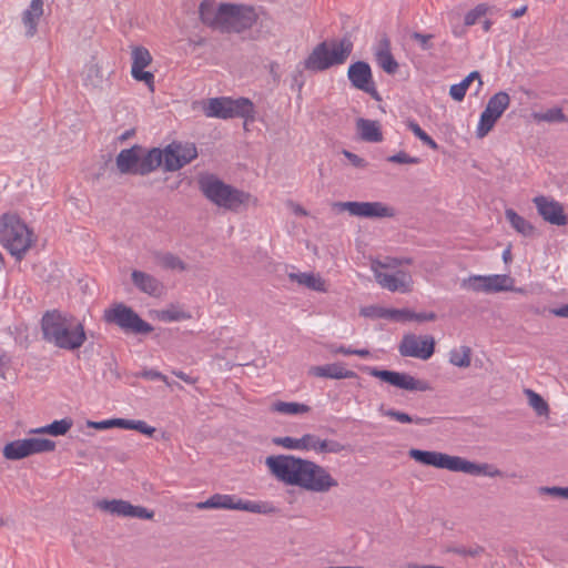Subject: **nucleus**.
Instances as JSON below:
<instances>
[{
    "mask_svg": "<svg viewBox=\"0 0 568 568\" xmlns=\"http://www.w3.org/2000/svg\"><path fill=\"white\" fill-rule=\"evenodd\" d=\"M265 464L280 481L297 486L313 493H327L338 486V481L323 466L293 455H272Z\"/></svg>",
    "mask_w": 568,
    "mask_h": 568,
    "instance_id": "obj_1",
    "label": "nucleus"
},
{
    "mask_svg": "<svg viewBox=\"0 0 568 568\" xmlns=\"http://www.w3.org/2000/svg\"><path fill=\"white\" fill-rule=\"evenodd\" d=\"M41 329L44 341L64 351L79 349L87 341L83 324L57 310L44 313Z\"/></svg>",
    "mask_w": 568,
    "mask_h": 568,
    "instance_id": "obj_2",
    "label": "nucleus"
},
{
    "mask_svg": "<svg viewBox=\"0 0 568 568\" xmlns=\"http://www.w3.org/2000/svg\"><path fill=\"white\" fill-rule=\"evenodd\" d=\"M409 456L417 463L433 466L450 471H460L473 476L496 477L501 474L497 468H491L488 464H476L459 456H450L445 453L433 450L410 449Z\"/></svg>",
    "mask_w": 568,
    "mask_h": 568,
    "instance_id": "obj_3",
    "label": "nucleus"
},
{
    "mask_svg": "<svg viewBox=\"0 0 568 568\" xmlns=\"http://www.w3.org/2000/svg\"><path fill=\"white\" fill-rule=\"evenodd\" d=\"M354 44L348 37L318 43L303 62V68L312 72H322L334 65H341L352 54Z\"/></svg>",
    "mask_w": 568,
    "mask_h": 568,
    "instance_id": "obj_4",
    "label": "nucleus"
},
{
    "mask_svg": "<svg viewBox=\"0 0 568 568\" xmlns=\"http://www.w3.org/2000/svg\"><path fill=\"white\" fill-rule=\"evenodd\" d=\"M32 231L16 213L0 215V243L8 252L21 261L32 246Z\"/></svg>",
    "mask_w": 568,
    "mask_h": 568,
    "instance_id": "obj_5",
    "label": "nucleus"
},
{
    "mask_svg": "<svg viewBox=\"0 0 568 568\" xmlns=\"http://www.w3.org/2000/svg\"><path fill=\"white\" fill-rule=\"evenodd\" d=\"M199 187L210 202L233 212H237L251 199L250 193L226 184L214 174L202 175L199 179Z\"/></svg>",
    "mask_w": 568,
    "mask_h": 568,
    "instance_id": "obj_6",
    "label": "nucleus"
},
{
    "mask_svg": "<svg viewBox=\"0 0 568 568\" xmlns=\"http://www.w3.org/2000/svg\"><path fill=\"white\" fill-rule=\"evenodd\" d=\"M204 113L209 118L233 119V118H254L253 102L247 98H212L204 104Z\"/></svg>",
    "mask_w": 568,
    "mask_h": 568,
    "instance_id": "obj_7",
    "label": "nucleus"
},
{
    "mask_svg": "<svg viewBox=\"0 0 568 568\" xmlns=\"http://www.w3.org/2000/svg\"><path fill=\"white\" fill-rule=\"evenodd\" d=\"M220 14L222 18L221 32L227 33H240L250 29L257 18L253 7L234 3L220 4Z\"/></svg>",
    "mask_w": 568,
    "mask_h": 568,
    "instance_id": "obj_8",
    "label": "nucleus"
},
{
    "mask_svg": "<svg viewBox=\"0 0 568 568\" xmlns=\"http://www.w3.org/2000/svg\"><path fill=\"white\" fill-rule=\"evenodd\" d=\"M104 321L115 324L121 329L134 334H149L153 326L142 320L131 307L120 303L104 312Z\"/></svg>",
    "mask_w": 568,
    "mask_h": 568,
    "instance_id": "obj_9",
    "label": "nucleus"
},
{
    "mask_svg": "<svg viewBox=\"0 0 568 568\" xmlns=\"http://www.w3.org/2000/svg\"><path fill=\"white\" fill-rule=\"evenodd\" d=\"M509 104L510 97L505 91H499L489 98L485 110L480 114L476 136L479 139L485 138L493 130L497 120L508 109Z\"/></svg>",
    "mask_w": 568,
    "mask_h": 568,
    "instance_id": "obj_10",
    "label": "nucleus"
},
{
    "mask_svg": "<svg viewBox=\"0 0 568 568\" xmlns=\"http://www.w3.org/2000/svg\"><path fill=\"white\" fill-rule=\"evenodd\" d=\"M55 448V443L47 438H24L17 439L8 443L3 447V456L9 460H19L28 456L52 452Z\"/></svg>",
    "mask_w": 568,
    "mask_h": 568,
    "instance_id": "obj_11",
    "label": "nucleus"
},
{
    "mask_svg": "<svg viewBox=\"0 0 568 568\" xmlns=\"http://www.w3.org/2000/svg\"><path fill=\"white\" fill-rule=\"evenodd\" d=\"M363 371L368 373L371 376L379 378L381 381L400 389L419 392H426L430 389V386L426 381L416 379L407 373L379 369L377 367L371 366H365Z\"/></svg>",
    "mask_w": 568,
    "mask_h": 568,
    "instance_id": "obj_12",
    "label": "nucleus"
},
{
    "mask_svg": "<svg viewBox=\"0 0 568 568\" xmlns=\"http://www.w3.org/2000/svg\"><path fill=\"white\" fill-rule=\"evenodd\" d=\"M333 207L339 212H348L353 216L382 219L395 216V210L382 202H335Z\"/></svg>",
    "mask_w": 568,
    "mask_h": 568,
    "instance_id": "obj_13",
    "label": "nucleus"
},
{
    "mask_svg": "<svg viewBox=\"0 0 568 568\" xmlns=\"http://www.w3.org/2000/svg\"><path fill=\"white\" fill-rule=\"evenodd\" d=\"M398 352L404 357L426 361L435 352V339L430 335L405 334L398 345Z\"/></svg>",
    "mask_w": 568,
    "mask_h": 568,
    "instance_id": "obj_14",
    "label": "nucleus"
},
{
    "mask_svg": "<svg viewBox=\"0 0 568 568\" xmlns=\"http://www.w3.org/2000/svg\"><path fill=\"white\" fill-rule=\"evenodd\" d=\"M97 508L108 514L118 517H129L151 520L154 517V511L143 506L132 505L123 499H102L95 504Z\"/></svg>",
    "mask_w": 568,
    "mask_h": 568,
    "instance_id": "obj_15",
    "label": "nucleus"
},
{
    "mask_svg": "<svg viewBox=\"0 0 568 568\" xmlns=\"http://www.w3.org/2000/svg\"><path fill=\"white\" fill-rule=\"evenodd\" d=\"M347 78L353 88L369 94L374 100L382 98L376 89L371 65L365 61H356L348 67Z\"/></svg>",
    "mask_w": 568,
    "mask_h": 568,
    "instance_id": "obj_16",
    "label": "nucleus"
},
{
    "mask_svg": "<svg viewBox=\"0 0 568 568\" xmlns=\"http://www.w3.org/2000/svg\"><path fill=\"white\" fill-rule=\"evenodd\" d=\"M538 214L548 223L564 226L568 223V217L564 212V206L554 199L539 195L532 200Z\"/></svg>",
    "mask_w": 568,
    "mask_h": 568,
    "instance_id": "obj_17",
    "label": "nucleus"
},
{
    "mask_svg": "<svg viewBox=\"0 0 568 568\" xmlns=\"http://www.w3.org/2000/svg\"><path fill=\"white\" fill-rule=\"evenodd\" d=\"M373 271L376 282L390 292L408 293L412 291V276L406 271H397L394 274L382 272L375 265Z\"/></svg>",
    "mask_w": 568,
    "mask_h": 568,
    "instance_id": "obj_18",
    "label": "nucleus"
},
{
    "mask_svg": "<svg viewBox=\"0 0 568 568\" xmlns=\"http://www.w3.org/2000/svg\"><path fill=\"white\" fill-rule=\"evenodd\" d=\"M143 151V146L139 144L121 150L115 158L118 172L123 175H140V153Z\"/></svg>",
    "mask_w": 568,
    "mask_h": 568,
    "instance_id": "obj_19",
    "label": "nucleus"
},
{
    "mask_svg": "<svg viewBox=\"0 0 568 568\" xmlns=\"http://www.w3.org/2000/svg\"><path fill=\"white\" fill-rule=\"evenodd\" d=\"M131 281L136 290L151 297H161L165 292V286L159 278L143 271L133 270Z\"/></svg>",
    "mask_w": 568,
    "mask_h": 568,
    "instance_id": "obj_20",
    "label": "nucleus"
},
{
    "mask_svg": "<svg viewBox=\"0 0 568 568\" xmlns=\"http://www.w3.org/2000/svg\"><path fill=\"white\" fill-rule=\"evenodd\" d=\"M375 61L386 73L395 74L398 70V62L395 60L390 51V41L384 37L379 40L377 49L374 53Z\"/></svg>",
    "mask_w": 568,
    "mask_h": 568,
    "instance_id": "obj_21",
    "label": "nucleus"
},
{
    "mask_svg": "<svg viewBox=\"0 0 568 568\" xmlns=\"http://www.w3.org/2000/svg\"><path fill=\"white\" fill-rule=\"evenodd\" d=\"M308 374L332 379L355 378L357 374L354 371L345 369L342 363H332L322 366H312Z\"/></svg>",
    "mask_w": 568,
    "mask_h": 568,
    "instance_id": "obj_22",
    "label": "nucleus"
},
{
    "mask_svg": "<svg viewBox=\"0 0 568 568\" xmlns=\"http://www.w3.org/2000/svg\"><path fill=\"white\" fill-rule=\"evenodd\" d=\"M43 14V1L31 0L29 8L22 14L27 37L31 38L37 32L38 21Z\"/></svg>",
    "mask_w": 568,
    "mask_h": 568,
    "instance_id": "obj_23",
    "label": "nucleus"
},
{
    "mask_svg": "<svg viewBox=\"0 0 568 568\" xmlns=\"http://www.w3.org/2000/svg\"><path fill=\"white\" fill-rule=\"evenodd\" d=\"M163 163V152L159 148H153L148 152L140 153V175L144 176L155 171Z\"/></svg>",
    "mask_w": 568,
    "mask_h": 568,
    "instance_id": "obj_24",
    "label": "nucleus"
},
{
    "mask_svg": "<svg viewBox=\"0 0 568 568\" xmlns=\"http://www.w3.org/2000/svg\"><path fill=\"white\" fill-rule=\"evenodd\" d=\"M199 14L204 24L221 31L222 18L220 7L216 8L213 1L203 0L199 7Z\"/></svg>",
    "mask_w": 568,
    "mask_h": 568,
    "instance_id": "obj_25",
    "label": "nucleus"
},
{
    "mask_svg": "<svg viewBox=\"0 0 568 568\" xmlns=\"http://www.w3.org/2000/svg\"><path fill=\"white\" fill-rule=\"evenodd\" d=\"M358 134L363 141L366 142H382L383 134L378 122L367 119H358L356 122Z\"/></svg>",
    "mask_w": 568,
    "mask_h": 568,
    "instance_id": "obj_26",
    "label": "nucleus"
},
{
    "mask_svg": "<svg viewBox=\"0 0 568 568\" xmlns=\"http://www.w3.org/2000/svg\"><path fill=\"white\" fill-rule=\"evenodd\" d=\"M486 293L507 292L514 290V280L506 274L485 276Z\"/></svg>",
    "mask_w": 568,
    "mask_h": 568,
    "instance_id": "obj_27",
    "label": "nucleus"
},
{
    "mask_svg": "<svg viewBox=\"0 0 568 568\" xmlns=\"http://www.w3.org/2000/svg\"><path fill=\"white\" fill-rule=\"evenodd\" d=\"M154 260L164 270L183 272L187 268L186 264L171 252H155Z\"/></svg>",
    "mask_w": 568,
    "mask_h": 568,
    "instance_id": "obj_28",
    "label": "nucleus"
},
{
    "mask_svg": "<svg viewBox=\"0 0 568 568\" xmlns=\"http://www.w3.org/2000/svg\"><path fill=\"white\" fill-rule=\"evenodd\" d=\"M291 281L297 282L300 285L306 286L316 292H325V282L312 273H290Z\"/></svg>",
    "mask_w": 568,
    "mask_h": 568,
    "instance_id": "obj_29",
    "label": "nucleus"
},
{
    "mask_svg": "<svg viewBox=\"0 0 568 568\" xmlns=\"http://www.w3.org/2000/svg\"><path fill=\"white\" fill-rule=\"evenodd\" d=\"M505 215L507 221L510 223L511 227H514L519 234L524 236H532L535 233V227L530 222L526 219L517 214L513 209H507L505 211Z\"/></svg>",
    "mask_w": 568,
    "mask_h": 568,
    "instance_id": "obj_30",
    "label": "nucleus"
},
{
    "mask_svg": "<svg viewBox=\"0 0 568 568\" xmlns=\"http://www.w3.org/2000/svg\"><path fill=\"white\" fill-rule=\"evenodd\" d=\"M72 420L70 418H63L60 420H54L47 426H42L36 429H31V434H50L52 436H62L65 435L70 428L72 427Z\"/></svg>",
    "mask_w": 568,
    "mask_h": 568,
    "instance_id": "obj_31",
    "label": "nucleus"
},
{
    "mask_svg": "<svg viewBox=\"0 0 568 568\" xmlns=\"http://www.w3.org/2000/svg\"><path fill=\"white\" fill-rule=\"evenodd\" d=\"M381 413L384 416H387V417H389L394 420H397L398 423H402V424L414 423L417 425H430L434 420V418L413 417V416L408 415L407 413L399 412V410H396L393 408L384 409L383 407H381Z\"/></svg>",
    "mask_w": 568,
    "mask_h": 568,
    "instance_id": "obj_32",
    "label": "nucleus"
},
{
    "mask_svg": "<svg viewBox=\"0 0 568 568\" xmlns=\"http://www.w3.org/2000/svg\"><path fill=\"white\" fill-rule=\"evenodd\" d=\"M162 152L164 171L174 172L184 166L174 143L169 144Z\"/></svg>",
    "mask_w": 568,
    "mask_h": 568,
    "instance_id": "obj_33",
    "label": "nucleus"
},
{
    "mask_svg": "<svg viewBox=\"0 0 568 568\" xmlns=\"http://www.w3.org/2000/svg\"><path fill=\"white\" fill-rule=\"evenodd\" d=\"M471 349L468 346H460L449 352V363L454 366L466 368L470 365Z\"/></svg>",
    "mask_w": 568,
    "mask_h": 568,
    "instance_id": "obj_34",
    "label": "nucleus"
},
{
    "mask_svg": "<svg viewBox=\"0 0 568 568\" xmlns=\"http://www.w3.org/2000/svg\"><path fill=\"white\" fill-rule=\"evenodd\" d=\"M532 116L537 122L562 123L567 121L561 108H551L544 112H535Z\"/></svg>",
    "mask_w": 568,
    "mask_h": 568,
    "instance_id": "obj_35",
    "label": "nucleus"
},
{
    "mask_svg": "<svg viewBox=\"0 0 568 568\" xmlns=\"http://www.w3.org/2000/svg\"><path fill=\"white\" fill-rule=\"evenodd\" d=\"M273 409L284 415H298L308 413L311 407L300 403L277 402L273 405Z\"/></svg>",
    "mask_w": 568,
    "mask_h": 568,
    "instance_id": "obj_36",
    "label": "nucleus"
},
{
    "mask_svg": "<svg viewBox=\"0 0 568 568\" xmlns=\"http://www.w3.org/2000/svg\"><path fill=\"white\" fill-rule=\"evenodd\" d=\"M152 62L149 50L144 47H133L131 70L144 69Z\"/></svg>",
    "mask_w": 568,
    "mask_h": 568,
    "instance_id": "obj_37",
    "label": "nucleus"
},
{
    "mask_svg": "<svg viewBox=\"0 0 568 568\" xmlns=\"http://www.w3.org/2000/svg\"><path fill=\"white\" fill-rule=\"evenodd\" d=\"M447 551L458 555V556H462V557L476 558V557H479L485 551V549L481 546L476 545V544L469 545V546L454 545V546H449Z\"/></svg>",
    "mask_w": 568,
    "mask_h": 568,
    "instance_id": "obj_38",
    "label": "nucleus"
},
{
    "mask_svg": "<svg viewBox=\"0 0 568 568\" xmlns=\"http://www.w3.org/2000/svg\"><path fill=\"white\" fill-rule=\"evenodd\" d=\"M240 510L253 514H273L276 511V508L270 503H256L242 499Z\"/></svg>",
    "mask_w": 568,
    "mask_h": 568,
    "instance_id": "obj_39",
    "label": "nucleus"
},
{
    "mask_svg": "<svg viewBox=\"0 0 568 568\" xmlns=\"http://www.w3.org/2000/svg\"><path fill=\"white\" fill-rule=\"evenodd\" d=\"M525 394L528 398L529 405L535 409V412L539 415H547L549 412V407L547 402L532 389H525Z\"/></svg>",
    "mask_w": 568,
    "mask_h": 568,
    "instance_id": "obj_40",
    "label": "nucleus"
},
{
    "mask_svg": "<svg viewBox=\"0 0 568 568\" xmlns=\"http://www.w3.org/2000/svg\"><path fill=\"white\" fill-rule=\"evenodd\" d=\"M216 509H241V498H236L234 495H222L215 494Z\"/></svg>",
    "mask_w": 568,
    "mask_h": 568,
    "instance_id": "obj_41",
    "label": "nucleus"
},
{
    "mask_svg": "<svg viewBox=\"0 0 568 568\" xmlns=\"http://www.w3.org/2000/svg\"><path fill=\"white\" fill-rule=\"evenodd\" d=\"M408 129L417 136L425 145L429 146L432 150H438V144L436 141L428 135L417 122L415 121H408L407 123Z\"/></svg>",
    "mask_w": 568,
    "mask_h": 568,
    "instance_id": "obj_42",
    "label": "nucleus"
},
{
    "mask_svg": "<svg viewBox=\"0 0 568 568\" xmlns=\"http://www.w3.org/2000/svg\"><path fill=\"white\" fill-rule=\"evenodd\" d=\"M490 9L491 8L487 3H478L474 9L465 14V26H474L481 17L486 16Z\"/></svg>",
    "mask_w": 568,
    "mask_h": 568,
    "instance_id": "obj_43",
    "label": "nucleus"
},
{
    "mask_svg": "<svg viewBox=\"0 0 568 568\" xmlns=\"http://www.w3.org/2000/svg\"><path fill=\"white\" fill-rule=\"evenodd\" d=\"M84 81L93 88H100L103 83L102 70L97 64L87 68Z\"/></svg>",
    "mask_w": 568,
    "mask_h": 568,
    "instance_id": "obj_44",
    "label": "nucleus"
},
{
    "mask_svg": "<svg viewBox=\"0 0 568 568\" xmlns=\"http://www.w3.org/2000/svg\"><path fill=\"white\" fill-rule=\"evenodd\" d=\"M176 150L179 151L180 159L183 163V165L189 164L191 161H193L197 156V151L194 144L186 143H174Z\"/></svg>",
    "mask_w": 568,
    "mask_h": 568,
    "instance_id": "obj_45",
    "label": "nucleus"
},
{
    "mask_svg": "<svg viewBox=\"0 0 568 568\" xmlns=\"http://www.w3.org/2000/svg\"><path fill=\"white\" fill-rule=\"evenodd\" d=\"M321 444H325V439H321L316 435L305 434L302 436V450H314L323 454V447Z\"/></svg>",
    "mask_w": 568,
    "mask_h": 568,
    "instance_id": "obj_46",
    "label": "nucleus"
},
{
    "mask_svg": "<svg viewBox=\"0 0 568 568\" xmlns=\"http://www.w3.org/2000/svg\"><path fill=\"white\" fill-rule=\"evenodd\" d=\"M272 442L276 446H281L286 449L302 450V437L301 438H293L290 436L274 437Z\"/></svg>",
    "mask_w": 568,
    "mask_h": 568,
    "instance_id": "obj_47",
    "label": "nucleus"
},
{
    "mask_svg": "<svg viewBox=\"0 0 568 568\" xmlns=\"http://www.w3.org/2000/svg\"><path fill=\"white\" fill-rule=\"evenodd\" d=\"M463 286L470 288L474 292L486 293V282L484 275H473L464 281Z\"/></svg>",
    "mask_w": 568,
    "mask_h": 568,
    "instance_id": "obj_48",
    "label": "nucleus"
},
{
    "mask_svg": "<svg viewBox=\"0 0 568 568\" xmlns=\"http://www.w3.org/2000/svg\"><path fill=\"white\" fill-rule=\"evenodd\" d=\"M160 318L164 322H178L190 318V315L176 308L164 310L160 313Z\"/></svg>",
    "mask_w": 568,
    "mask_h": 568,
    "instance_id": "obj_49",
    "label": "nucleus"
},
{
    "mask_svg": "<svg viewBox=\"0 0 568 568\" xmlns=\"http://www.w3.org/2000/svg\"><path fill=\"white\" fill-rule=\"evenodd\" d=\"M133 79L144 82L151 91L154 90V75L144 69L131 70Z\"/></svg>",
    "mask_w": 568,
    "mask_h": 568,
    "instance_id": "obj_50",
    "label": "nucleus"
},
{
    "mask_svg": "<svg viewBox=\"0 0 568 568\" xmlns=\"http://www.w3.org/2000/svg\"><path fill=\"white\" fill-rule=\"evenodd\" d=\"M387 161L398 164H418L420 159L417 156H410L408 153L400 151L394 155L388 156Z\"/></svg>",
    "mask_w": 568,
    "mask_h": 568,
    "instance_id": "obj_51",
    "label": "nucleus"
},
{
    "mask_svg": "<svg viewBox=\"0 0 568 568\" xmlns=\"http://www.w3.org/2000/svg\"><path fill=\"white\" fill-rule=\"evenodd\" d=\"M410 38L418 42L422 50H430L433 48V43L430 42V39L433 38L432 34H423L415 31L410 34Z\"/></svg>",
    "mask_w": 568,
    "mask_h": 568,
    "instance_id": "obj_52",
    "label": "nucleus"
},
{
    "mask_svg": "<svg viewBox=\"0 0 568 568\" xmlns=\"http://www.w3.org/2000/svg\"><path fill=\"white\" fill-rule=\"evenodd\" d=\"M389 320L395 322L410 321L412 311L408 308H394L389 313Z\"/></svg>",
    "mask_w": 568,
    "mask_h": 568,
    "instance_id": "obj_53",
    "label": "nucleus"
},
{
    "mask_svg": "<svg viewBox=\"0 0 568 568\" xmlns=\"http://www.w3.org/2000/svg\"><path fill=\"white\" fill-rule=\"evenodd\" d=\"M467 89L462 82L453 84L449 89V95L453 100L460 102L464 100Z\"/></svg>",
    "mask_w": 568,
    "mask_h": 568,
    "instance_id": "obj_54",
    "label": "nucleus"
},
{
    "mask_svg": "<svg viewBox=\"0 0 568 568\" xmlns=\"http://www.w3.org/2000/svg\"><path fill=\"white\" fill-rule=\"evenodd\" d=\"M540 490L541 493L554 497L568 499V487H541Z\"/></svg>",
    "mask_w": 568,
    "mask_h": 568,
    "instance_id": "obj_55",
    "label": "nucleus"
},
{
    "mask_svg": "<svg viewBox=\"0 0 568 568\" xmlns=\"http://www.w3.org/2000/svg\"><path fill=\"white\" fill-rule=\"evenodd\" d=\"M321 446L323 447V454L324 453L337 454L345 449V446L337 440L325 439V444H321Z\"/></svg>",
    "mask_w": 568,
    "mask_h": 568,
    "instance_id": "obj_56",
    "label": "nucleus"
},
{
    "mask_svg": "<svg viewBox=\"0 0 568 568\" xmlns=\"http://www.w3.org/2000/svg\"><path fill=\"white\" fill-rule=\"evenodd\" d=\"M437 318V315L434 312H420L416 313L412 311L410 321L416 322H432Z\"/></svg>",
    "mask_w": 568,
    "mask_h": 568,
    "instance_id": "obj_57",
    "label": "nucleus"
},
{
    "mask_svg": "<svg viewBox=\"0 0 568 568\" xmlns=\"http://www.w3.org/2000/svg\"><path fill=\"white\" fill-rule=\"evenodd\" d=\"M133 430H138L141 434H144V435H148V436H152L154 434V432H155V428L150 426V425H148L143 420H135L134 422V426H133Z\"/></svg>",
    "mask_w": 568,
    "mask_h": 568,
    "instance_id": "obj_58",
    "label": "nucleus"
},
{
    "mask_svg": "<svg viewBox=\"0 0 568 568\" xmlns=\"http://www.w3.org/2000/svg\"><path fill=\"white\" fill-rule=\"evenodd\" d=\"M140 376L145 379H150V381L159 379L162 382H166V376L155 369H145V371L141 372Z\"/></svg>",
    "mask_w": 568,
    "mask_h": 568,
    "instance_id": "obj_59",
    "label": "nucleus"
},
{
    "mask_svg": "<svg viewBox=\"0 0 568 568\" xmlns=\"http://www.w3.org/2000/svg\"><path fill=\"white\" fill-rule=\"evenodd\" d=\"M343 154L356 168H363L366 164L364 159L351 151L344 150Z\"/></svg>",
    "mask_w": 568,
    "mask_h": 568,
    "instance_id": "obj_60",
    "label": "nucleus"
},
{
    "mask_svg": "<svg viewBox=\"0 0 568 568\" xmlns=\"http://www.w3.org/2000/svg\"><path fill=\"white\" fill-rule=\"evenodd\" d=\"M474 80H477L478 81V89L477 91L480 90V88L483 87V81H481V77H480V73L478 71H473L470 72L464 80H462L460 82L466 87V88H469L470 83L474 81Z\"/></svg>",
    "mask_w": 568,
    "mask_h": 568,
    "instance_id": "obj_61",
    "label": "nucleus"
},
{
    "mask_svg": "<svg viewBox=\"0 0 568 568\" xmlns=\"http://www.w3.org/2000/svg\"><path fill=\"white\" fill-rule=\"evenodd\" d=\"M194 507L196 509H209V508H216V500H215V495L211 496L207 500L205 501H200V503H196L194 505Z\"/></svg>",
    "mask_w": 568,
    "mask_h": 568,
    "instance_id": "obj_62",
    "label": "nucleus"
},
{
    "mask_svg": "<svg viewBox=\"0 0 568 568\" xmlns=\"http://www.w3.org/2000/svg\"><path fill=\"white\" fill-rule=\"evenodd\" d=\"M403 264V261L399 258H387L386 262H378L375 267H382V268H390V267H397Z\"/></svg>",
    "mask_w": 568,
    "mask_h": 568,
    "instance_id": "obj_63",
    "label": "nucleus"
},
{
    "mask_svg": "<svg viewBox=\"0 0 568 568\" xmlns=\"http://www.w3.org/2000/svg\"><path fill=\"white\" fill-rule=\"evenodd\" d=\"M549 312L557 317L568 318V304H565L560 307L551 308Z\"/></svg>",
    "mask_w": 568,
    "mask_h": 568,
    "instance_id": "obj_64",
    "label": "nucleus"
}]
</instances>
